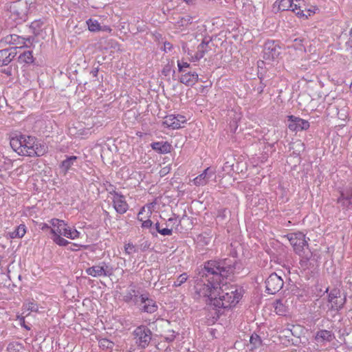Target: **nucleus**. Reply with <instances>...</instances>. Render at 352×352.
Here are the masks:
<instances>
[{"label":"nucleus","instance_id":"1","mask_svg":"<svg viewBox=\"0 0 352 352\" xmlns=\"http://www.w3.org/2000/svg\"><path fill=\"white\" fill-rule=\"evenodd\" d=\"M236 261L230 258L222 260H211L205 263L199 272L200 278L195 286L199 297L205 298L208 309L215 310L219 316V309H227L235 306L242 297L241 288L236 286L220 287L222 280L233 274Z\"/></svg>","mask_w":352,"mask_h":352},{"label":"nucleus","instance_id":"2","mask_svg":"<svg viewBox=\"0 0 352 352\" xmlns=\"http://www.w3.org/2000/svg\"><path fill=\"white\" fill-rule=\"evenodd\" d=\"M22 148L21 155L35 157L43 155L47 147L38 143L34 137L23 135Z\"/></svg>","mask_w":352,"mask_h":352},{"label":"nucleus","instance_id":"3","mask_svg":"<svg viewBox=\"0 0 352 352\" xmlns=\"http://www.w3.org/2000/svg\"><path fill=\"white\" fill-rule=\"evenodd\" d=\"M133 333L135 342L139 348L145 349L148 346L152 339V332L146 326H138Z\"/></svg>","mask_w":352,"mask_h":352},{"label":"nucleus","instance_id":"4","mask_svg":"<svg viewBox=\"0 0 352 352\" xmlns=\"http://www.w3.org/2000/svg\"><path fill=\"white\" fill-rule=\"evenodd\" d=\"M290 244L292 245L296 254H301L305 250H309L308 242L305 235L302 232L290 233L287 235Z\"/></svg>","mask_w":352,"mask_h":352},{"label":"nucleus","instance_id":"5","mask_svg":"<svg viewBox=\"0 0 352 352\" xmlns=\"http://www.w3.org/2000/svg\"><path fill=\"white\" fill-rule=\"evenodd\" d=\"M86 273L93 277L107 276L113 274L114 270L107 263L102 261L86 269Z\"/></svg>","mask_w":352,"mask_h":352},{"label":"nucleus","instance_id":"6","mask_svg":"<svg viewBox=\"0 0 352 352\" xmlns=\"http://www.w3.org/2000/svg\"><path fill=\"white\" fill-rule=\"evenodd\" d=\"M9 10L14 19L25 21L29 10V5L26 0H17L10 5Z\"/></svg>","mask_w":352,"mask_h":352},{"label":"nucleus","instance_id":"7","mask_svg":"<svg viewBox=\"0 0 352 352\" xmlns=\"http://www.w3.org/2000/svg\"><path fill=\"white\" fill-rule=\"evenodd\" d=\"M346 297H342L340 291L334 288L330 291L328 294V302L330 304L329 309L333 311H338L341 310L346 303Z\"/></svg>","mask_w":352,"mask_h":352},{"label":"nucleus","instance_id":"8","mask_svg":"<svg viewBox=\"0 0 352 352\" xmlns=\"http://www.w3.org/2000/svg\"><path fill=\"white\" fill-rule=\"evenodd\" d=\"M283 284L282 278L276 273H272L265 280L266 292L269 294H275L283 287Z\"/></svg>","mask_w":352,"mask_h":352},{"label":"nucleus","instance_id":"9","mask_svg":"<svg viewBox=\"0 0 352 352\" xmlns=\"http://www.w3.org/2000/svg\"><path fill=\"white\" fill-rule=\"evenodd\" d=\"M281 48L274 41H267L264 45L263 58L272 60L278 57Z\"/></svg>","mask_w":352,"mask_h":352},{"label":"nucleus","instance_id":"10","mask_svg":"<svg viewBox=\"0 0 352 352\" xmlns=\"http://www.w3.org/2000/svg\"><path fill=\"white\" fill-rule=\"evenodd\" d=\"M140 309L143 312L153 314L157 310L156 302L149 297L148 294L140 295L139 305Z\"/></svg>","mask_w":352,"mask_h":352},{"label":"nucleus","instance_id":"11","mask_svg":"<svg viewBox=\"0 0 352 352\" xmlns=\"http://www.w3.org/2000/svg\"><path fill=\"white\" fill-rule=\"evenodd\" d=\"M110 194L113 195V206L116 211L120 214H124L129 209L125 197L115 190L110 192Z\"/></svg>","mask_w":352,"mask_h":352},{"label":"nucleus","instance_id":"12","mask_svg":"<svg viewBox=\"0 0 352 352\" xmlns=\"http://www.w3.org/2000/svg\"><path fill=\"white\" fill-rule=\"evenodd\" d=\"M186 122V118L182 115H168L164 118L162 124L167 128L177 129L181 128Z\"/></svg>","mask_w":352,"mask_h":352},{"label":"nucleus","instance_id":"13","mask_svg":"<svg viewBox=\"0 0 352 352\" xmlns=\"http://www.w3.org/2000/svg\"><path fill=\"white\" fill-rule=\"evenodd\" d=\"M288 128L293 131L307 130L309 127V122L294 116H288Z\"/></svg>","mask_w":352,"mask_h":352},{"label":"nucleus","instance_id":"14","mask_svg":"<svg viewBox=\"0 0 352 352\" xmlns=\"http://www.w3.org/2000/svg\"><path fill=\"white\" fill-rule=\"evenodd\" d=\"M215 177L214 171L210 167L206 168L202 173L193 179L196 186L206 185L211 178Z\"/></svg>","mask_w":352,"mask_h":352},{"label":"nucleus","instance_id":"15","mask_svg":"<svg viewBox=\"0 0 352 352\" xmlns=\"http://www.w3.org/2000/svg\"><path fill=\"white\" fill-rule=\"evenodd\" d=\"M18 47H11L0 50V67L8 65L16 55Z\"/></svg>","mask_w":352,"mask_h":352},{"label":"nucleus","instance_id":"16","mask_svg":"<svg viewBox=\"0 0 352 352\" xmlns=\"http://www.w3.org/2000/svg\"><path fill=\"white\" fill-rule=\"evenodd\" d=\"M52 228L50 229V233L52 236L57 235H63V232L65 230H67L68 227L67 224L63 220H60L58 219H52L50 221Z\"/></svg>","mask_w":352,"mask_h":352},{"label":"nucleus","instance_id":"17","mask_svg":"<svg viewBox=\"0 0 352 352\" xmlns=\"http://www.w3.org/2000/svg\"><path fill=\"white\" fill-rule=\"evenodd\" d=\"M335 339L334 333L326 329H321L316 332L315 336V340L318 343L325 344L327 342H331Z\"/></svg>","mask_w":352,"mask_h":352},{"label":"nucleus","instance_id":"18","mask_svg":"<svg viewBox=\"0 0 352 352\" xmlns=\"http://www.w3.org/2000/svg\"><path fill=\"white\" fill-rule=\"evenodd\" d=\"M210 42V39L206 40L204 39L202 42L198 45L197 52L195 56L192 57V60L193 61H197L200 60L204 57L206 53L208 52L210 48L208 46L209 43Z\"/></svg>","mask_w":352,"mask_h":352},{"label":"nucleus","instance_id":"19","mask_svg":"<svg viewBox=\"0 0 352 352\" xmlns=\"http://www.w3.org/2000/svg\"><path fill=\"white\" fill-rule=\"evenodd\" d=\"M179 81L186 86H192L198 81V74L190 72L183 73L179 78Z\"/></svg>","mask_w":352,"mask_h":352},{"label":"nucleus","instance_id":"20","mask_svg":"<svg viewBox=\"0 0 352 352\" xmlns=\"http://www.w3.org/2000/svg\"><path fill=\"white\" fill-rule=\"evenodd\" d=\"M78 158L77 156L74 155L67 156L66 159L61 162L60 168L64 175L72 168V166L77 165Z\"/></svg>","mask_w":352,"mask_h":352},{"label":"nucleus","instance_id":"21","mask_svg":"<svg viewBox=\"0 0 352 352\" xmlns=\"http://www.w3.org/2000/svg\"><path fill=\"white\" fill-rule=\"evenodd\" d=\"M153 150L161 154H166L170 152L171 145L168 142H156L151 144Z\"/></svg>","mask_w":352,"mask_h":352},{"label":"nucleus","instance_id":"22","mask_svg":"<svg viewBox=\"0 0 352 352\" xmlns=\"http://www.w3.org/2000/svg\"><path fill=\"white\" fill-rule=\"evenodd\" d=\"M337 203L340 204L343 208L348 209L352 207V199H351V195L348 190L346 193H341L337 199Z\"/></svg>","mask_w":352,"mask_h":352},{"label":"nucleus","instance_id":"23","mask_svg":"<svg viewBox=\"0 0 352 352\" xmlns=\"http://www.w3.org/2000/svg\"><path fill=\"white\" fill-rule=\"evenodd\" d=\"M22 139L23 135H20L19 136L13 137L10 139V146L18 154L21 155V151L23 150L22 148Z\"/></svg>","mask_w":352,"mask_h":352},{"label":"nucleus","instance_id":"24","mask_svg":"<svg viewBox=\"0 0 352 352\" xmlns=\"http://www.w3.org/2000/svg\"><path fill=\"white\" fill-rule=\"evenodd\" d=\"M140 295L135 289H131L124 296V300L126 302H133L135 305H139Z\"/></svg>","mask_w":352,"mask_h":352},{"label":"nucleus","instance_id":"25","mask_svg":"<svg viewBox=\"0 0 352 352\" xmlns=\"http://www.w3.org/2000/svg\"><path fill=\"white\" fill-rule=\"evenodd\" d=\"M298 255L300 257V265L303 268H307L309 265V261L312 257V252L309 250H305V252H302L301 254H298Z\"/></svg>","mask_w":352,"mask_h":352},{"label":"nucleus","instance_id":"26","mask_svg":"<svg viewBox=\"0 0 352 352\" xmlns=\"http://www.w3.org/2000/svg\"><path fill=\"white\" fill-rule=\"evenodd\" d=\"M25 232V226L24 224H20L13 232L10 233V236L12 239L22 238Z\"/></svg>","mask_w":352,"mask_h":352},{"label":"nucleus","instance_id":"27","mask_svg":"<svg viewBox=\"0 0 352 352\" xmlns=\"http://www.w3.org/2000/svg\"><path fill=\"white\" fill-rule=\"evenodd\" d=\"M23 345L19 342H11L8 344L6 352H23Z\"/></svg>","mask_w":352,"mask_h":352},{"label":"nucleus","instance_id":"28","mask_svg":"<svg viewBox=\"0 0 352 352\" xmlns=\"http://www.w3.org/2000/svg\"><path fill=\"white\" fill-rule=\"evenodd\" d=\"M6 41L7 43H12V44H23L24 45L25 43V38L23 37H21L16 34H12L10 36H8L6 38Z\"/></svg>","mask_w":352,"mask_h":352},{"label":"nucleus","instance_id":"29","mask_svg":"<svg viewBox=\"0 0 352 352\" xmlns=\"http://www.w3.org/2000/svg\"><path fill=\"white\" fill-rule=\"evenodd\" d=\"M19 61L25 63H32L34 61L32 52L31 51H26L21 54L19 56Z\"/></svg>","mask_w":352,"mask_h":352},{"label":"nucleus","instance_id":"30","mask_svg":"<svg viewBox=\"0 0 352 352\" xmlns=\"http://www.w3.org/2000/svg\"><path fill=\"white\" fill-rule=\"evenodd\" d=\"M250 342L252 346V349L259 348L263 344V341L261 337L256 333H252L250 336Z\"/></svg>","mask_w":352,"mask_h":352},{"label":"nucleus","instance_id":"31","mask_svg":"<svg viewBox=\"0 0 352 352\" xmlns=\"http://www.w3.org/2000/svg\"><path fill=\"white\" fill-rule=\"evenodd\" d=\"M80 232L76 230V229L72 230L71 228L68 227L67 230H65L64 232H63V236L71 239H75L79 237Z\"/></svg>","mask_w":352,"mask_h":352},{"label":"nucleus","instance_id":"32","mask_svg":"<svg viewBox=\"0 0 352 352\" xmlns=\"http://www.w3.org/2000/svg\"><path fill=\"white\" fill-rule=\"evenodd\" d=\"M87 23L88 28L91 32L100 31L102 30V26L100 25L97 20L89 19L87 21Z\"/></svg>","mask_w":352,"mask_h":352},{"label":"nucleus","instance_id":"33","mask_svg":"<svg viewBox=\"0 0 352 352\" xmlns=\"http://www.w3.org/2000/svg\"><path fill=\"white\" fill-rule=\"evenodd\" d=\"M278 10L280 11L288 10L293 7V0H278Z\"/></svg>","mask_w":352,"mask_h":352},{"label":"nucleus","instance_id":"34","mask_svg":"<svg viewBox=\"0 0 352 352\" xmlns=\"http://www.w3.org/2000/svg\"><path fill=\"white\" fill-rule=\"evenodd\" d=\"M274 309H275L276 313L280 316L285 315L287 311L286 307L283 305V303L280 300L276 301Z\"/></svg>","mask_w":352,"mask_h":352},{"label":"nucleus","instance_id":"35","mask_svg":"<svg viewBox=\"0 0 352 352\" xmlns=\"http://www.w3.org/2000/svg\"><path fill=\"white\" fill-rule=\"evenodd\" d=\"M60 236L61 235H58L57 234V235L52 236V239L55 243L60 246H66L70 243L69 241L61 237Z\"/></svg>","mask_w":352,"mask_h":352},{"label":"nucleus","instance_id":"36","mask_svg":"<svg viewBox=\"0 0 352 352\" xmlns=\"http://www.w3.org/2000/svg\"><path fill=\"white\" fill-rule=\"evenodd\" d=\"M99 344L100 346L103 349H111L114 346V343L107 338L101 339L99 341Z\"/></svg>","mask_w":352,"mask_h":352},{"label":"nucleus","instance_id":"37","mask_svg":"<svg viewBox=\"0 0 352 352\" xmlns=\"http://www.w3.org/2000/svg\"><path fill=\"white\" fill-rule=\"evenodd\" d=\"M188 278V275L186 273H183L181 275L178 276L177 280L174 281L173 286L174 287H179L181 286L186 281Z\"/></svg>","mask_w":352,"mask_h":352},{"label":"nucleus","instance_id":"38","mask_svg":"<svg viewBox=\"0 0 352 352\" xmlns=\"http://www.w3.org/2000/svg\"><path fill=\"white\" fill-rule=\"evenodd\" d=\"M124 250L126 254H131L133 253L138 252V248H136L134 245L132 243H127L124 245Z\"/></svg>","mask_w":352,"mask_h":352},{"label":"nucleus","instance_id":"39","mask_svg":"<svg viewBox=\"0 0 352 352\" xmlns=\"http://www.w3.org/2000/svg\"><path fill=\"white\" fill-rule=\"evenodd\" d=\"M177 66L179 72L183 74L187 72L186 69L190 67V64L186 62L177 60Z\"/></svg>","mask_w":352,"mask_h":352},{"label":"nucleus","instance_id":"40","mask_svg":"<svg viewBox=\"0 0 352 352\" xmlns=\"http://www.w3.org/2000/svg\"><path fill=\"white\" fill-rule=\"evenodd\" d=\"M144 210V208H142V210H141V211H140V212L138 213V220H140V221H142V227L143 228H151V229H152L153 222H152V221H151V220H150V219H147V220H145V221H142V219H140V218H139V216H140V214H142V210Z\"/></svg>","mask_w":352,"mask_h":352},{"label":"nucleus","instance_id":"41","mask_svg":"<svg viewBox=\"0 0 352 352\" xmlns=\"http://www.w3.org/2000/svg\"><path fill=\"white\" fill-rule=\"evenodd\" d=\"M176 338L175 332L173 330L168 331V333L164 336V339L168 342L174 341Z\"/></svg>","mask_w":352,"mask_h":352},{"label":"nucleus","instance_id":"42","mask_svg":"<svg viewBox=\"0 0 352 352\" xmlns=\"http://www.w3.org/2000/svg\"><path fill=\"white\" fill-rule=\"evenodd\" d=\"M346 50L352 54V28L349 32V37L348 41L346 42Z\"/></svg>","mask_w":352,"mask_h":352},{"label":"nucleus","instance_id":"43","mask_svg":"<svg viewBox=\"0 0 352 352\" xmlns=\"http://www.w3.org/2000/svg\"><path fill=\"white\" fill-rule=\"evenodd\" d=\"M191 20L192 18L190 16L186 15L181 18L180 21H179L178 23L182 26L187 25L188 24L191 23Z\"/></svg>","mask_w":352,"mask_h":352},{"label":"nucleus","instance_id":"44","mask_svg":"<svg viewBox=\"0 0 352 352\" xmlns=\"http://www.w3.org/2000/svg\"><path fill=\"white\" fill-rule=\"evenodd\" d=\"M151 243L148 241H142L138 247L141 251L144 252L150 248Z\"/></svg>","mask_w":352,"mask_h":352},{"label":"nucleus","instance_id":"45","mask_svg":"<svg viewBox=\"0 0 352 352\" xmlns=\"http://www.w3.org/2000/svg\"><path fill=\"white\" fill-rule=\"evenodd\" d=\"M158 233L163 236H170L173 234V230L172 228H168L167 227L165 228L158 230Z\"/></svg>","mask_w":352,"mask_h":352},{"label":"nucleus","instance_id":"46","mask_svg":"<svg viewBox=\"0 0 352 352\" xmlns=\"http://www.w3.org/2000/svg\"><path fill=\"white\" fill-rule=\"evenodd\" d=\"M26 307L31 311L37 312L38 311V306L34 302H30L26 305Z\"/></svg>","mask_w":352,"mask_h":352},{"label":"nucleus","instance_id":"47","mask_svg":"<svg viewBox=\"0 0 352 352\" xmlns=\"http://www.w3.org/2000/svg\"><path fill=\"white\" fill-rule=\"evenodd\" d=\"M171 72L172 66L170 64H167L164 67L162 73L163 75L167 76L170 74ZM173 72L175 73V71L173 70Z\"/></svg>","mask_w":352,"mask_h":352},{"label":"nucleus","instance_id":"48","mask_svg":"<svg viewBox=\"0 0 352 352\" xmlns=\"http://www.w3.org/2000/svg\"><path fill=\"white\" fill-rule=\"evenodd\" d=\"M265 84H264L261 80L259 82V85L257 87H255L254 89L258 94H261L263 91L264 88L265 87Z\"/></svg>","mask_w":352,"mask_h":352},{"label":"nucleus","instance_id":"49","mask_svg":"<svg viewBox=\"0 0 352 352\" xmlns=\"http://www.w3.org/2000/svg\"><path fill=\"white\" fill-rule=\"evenodd\" d=\"M160 223H155V228H152L150 230V233L154 236H157V233L158 232V230H160Z\"/></svg>","mask_w":352,"mask_h":352},{"label":"nucleus","instance_id":"50","mask_svg":"<svg viewBox=\"0 0 352 352\" xmlns=\"http://www.w3.org/2000/svg\"><path fill=\"white\" fill-rule=\"evenodd\" d=\"M170 224L178 226L177 219L176 217H170L168 219L166 223L167 227L170 226Z\"/></svg>","mask_w":352,"mask_h":352},{"label":"nucleus","instance_id":"51","mask_svg":"<svg viewBox=\"0 0 352 352\" xmlns=\"http://www.w3.org/2000/svg\"><path fill=\"white\" fill-rule=\"evenodd\" d=\"M226 212L227 210L226 209H223V210H219L218 212V214H217V219H220L221 220L224 219L226 216Z\"/></svg>","mask_w":352,"mask_h":352},{"label":"nucleus","instance_id":"52","mask_svg":"<svg viewBox=\"0 0 352 352\" xmlns=\"http://www.w3.org/2000/svg\"><path fill=\"white\" fill-rule=\"evenodd\" d=\"M42 25V22L40 21H35L32 23L31 28L34 30L39 29Z\"/></svg>","mask_w":352,"mask_h":352},{"label":"nucleus","instance_id":"53","mask_svg":"<svg viewBox=\"0 0 352 352\" xmlns=\"http://www.w3.org/2000/svg\"><path fill=\"white\" fill-rule=\"evenodd\" d=\"M170 167L166 166L162 168L160 171V175L161 177L165 176L166 174H168L170 171Z\"/></svg>","mask_w":352,"mask_h":352},{"label":"nucleus","instance_id":"54","mask_svg":"<svg viewBox=\"0 0 352 352\" xmlns=\"http://www.w3.org/2000/svg\"><path fill=\"white\" fill-rule=\"evenodd\" d=\"M173 48V45L169 42H165L164 43L163 50L166 52L167 51H170Z\"/></svg>","mask_w":352,"mask_h":352},{"label":"nucleus","instance_id":"55","mask_svg":"<svg viewBox=\"0 0 352 352\" xmlns=\"http://www.w3.org/2000/svg\"><path fill=\"white\" fill-rule=\"evenodd\" d=\"M39 226H40L41 230H42L43 231L48 230H50V229L52 228L51 226H50L48 224H47L45 223H41L39 225Z\"/></svg>","mask_w":352,"mask_h":352},{"label":"nucleus","instance_id":"56","mask_svg":"<svg viewBox=\"0 0 352 352\" xmlns=\"http://www.w3.org/2000/svg\"><path fill=\"white\" fill-rule=\"evenodd\" d=\"M346 111L345 109H342V110H341V112L338 111V113H337L338 116L340 118L342 119V120H344V118H346Z\"/></svg>","mask_w":352,"mask_h":352},{"label":"nucleus","instance_id":"57","mask_svg":"<svg viewBox=\"0 0 352 352\" xmlns=\"http://www.w3.org/2000/svg\"><path fill=\"white\" fill-rule=\"evenodd\" d=\"M279 4L280 3H278V0H276L273 5V10L274 11L275 13L280 12V10H278Z\"/></svg>","mask_w":352,"mask_h":352},{"label":"nucleus","instance_id":"58","mask_svg":"<svg viewBox=\"0 0 352 352\" xmlns=\"http://www.w3.org/2000/svg\"><path fill=\"white\" fill-rule=\"evenodd\" d=\"M295 12L296 15L299 16H305L306 18H307V16L304 14L303 10H301L300 9H299L298 10H297V12Z\"/></svg>","mask_w":352,"mask_h":352},{"label":"nucleus","instance_id":"59","mask_svg":"<svg viewBox=\"0 0 352 352\" xmlns=\"http://www.w3.org/2000/svg\"><path fill=\"white\" fill-rule=\"evenodd\" d=\"M291 8H292V11L295 12L296 10H298L300 9V6L298 5L293 3V7Z\"/></svg>","mask_w":352,"mask_h":352},{"label":"nucleus","instance_id":"60","mask_svg":"<svg viewBox=\"0 0 352 352\" xmlns=\"http://www.w3.org/2000/svg\"><path fill=\"white\" fill-rule=\"evenodd\" d=\"M100 31H107L110 32L111 31V29L109 26L104 25L102 27V30Z\"/></svg>","mask_w":352,"mask_h":352},{"label":"nucleus","instance_id":"61","mask_svg":"<svg viewBox=\"0 0 352 352\" xmlns=\"http://www.w3.org/2000/svg\"><path fill=\"white\" fill-rule=\"evenodd\" d=\"M21 321H22V322H23V327H24L26 329H30V327H28V326H27L26 324H25V320H24V318H21Z\"/></svg>","mask_w":352,"mask_h":352},{"label":"nucleus","instance_id":"62","mask_svg":"<svg viewBox=\"0 0 352 352\" xmlns=\"http://www.w3.org/2000/svg\"><path fill=\"white\" fill-rule=\"evenodd\" d=\"M98 70L96 69H95V70H93V71L91 72V73H92V74H93V76H97V74H98Z\"/></svg>","mask_w":352,"mask_h":352},{"label":"nucleus","instance_id":"63","mask_svg":"<svg viewBox=\"0 0 352 352\" xmlns=\"http://www.w3.org/2000/svg\"><path fill=\"white\" fill-rule=\"evenodd\" d=\"M348 191L351 195V199H352V187Z\"/></svg>","mask_w":352,"mask_h":352},{"label":"nucleus","instance_id":"64","mask_svg":"<svg viewBox=\"0 0 352 352\" xmlns=\"http://www.w3.org/2000/svg\"><path fill=\"white\" fill-rule=\"evenodd\" d=\"M350 89H351V91H352V82H351V85H350Z\"/></svg>","mask_w":352,"mask_h":352}]
</instances>
